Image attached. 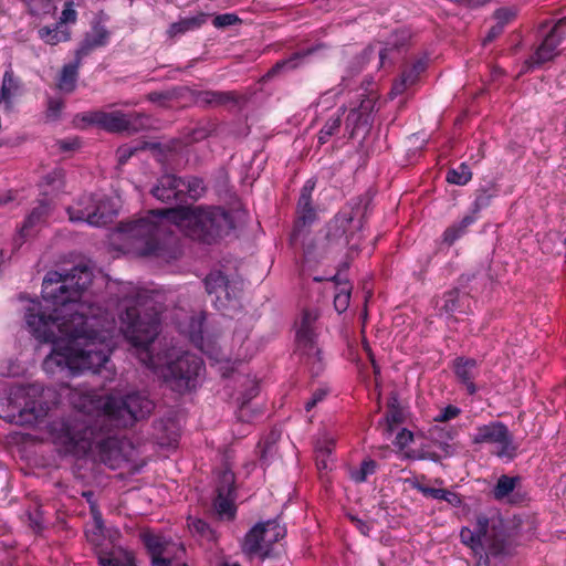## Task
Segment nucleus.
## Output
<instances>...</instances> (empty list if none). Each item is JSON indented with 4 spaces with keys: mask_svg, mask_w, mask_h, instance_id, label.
I'll return each instance as SVG.
<instances>
[{
    "mask_svg": "<svg viewBox=\"0 0 566 566\" xmlns=\"http://www.w3.org/2000/svg\"><path fill=\"white\" fill-rule=\"evenodd\" d=\"M92 283L86 268H75L70 274L50 272L42 283V296L53 313L46 315L40 303H31L25 323L32 335L52 343L51 354L43 361L48 374L67 369L71 374L91 370L97 373L113 350L114 326L96 331L97 318L92 307L81 302L83 292Z\"/></svg>",
    "mask_w": 566,
    "mask_h": 566,
    "instance_id": "obj_1",
    "label": "nucleus"
},
{
    "mask_svg": "<svg viewBox=\"0 0 566 566\" xmlns=\"http://www.w3.org/2000/svg\"><path fill=\"white\" fill-rule=\"evenodd\" d=\"M175 224L186 235L213 243L228 234L234 222L230 213L220 208L177 207L150 211V216L123 224L118 234L128 252L138 255H160L171 241L168 224Z\"/></svg>",
    "mask_w": 566,
    "mask_h": 566,
    "instance_id": "obj_2",
    "label": "nucleus"
},
{
    "mask_svg": "<svg viewBox=\"0 0 566 566\" xmlns=\"http://www.w3.org/2000/svg\"><path fill=\"white\" fill-rule=\"evenodd\" d=\"M137 294L135 305L125 300L122 307L119 331L135 349V355L148 368L161 376L172 390L184 392L195 386L202 361L193 354L172 348L164 355H153L150 344L158 334L159 317L157 313H144L137 306L144 305Z\"/></svg>",
    "mask_w": 566,
    "mask_h": 566,
    "instance_id": "obj_3",
    "label": "nucleus"
},
{
    "mask_svg": "<svg viewBox=\"0 0 566 566\" xmlns=\"http://www.w3.org/2000/svg\"><path fill=\"white\" fill-rule=\"evenodd\" d=\"M97 409L115 420L119 426L127 427L150 415L154 403L142 392H132L124 397L109 395L96 401Z\"/></svg>",
    "mask_w": 566,
    "mask_h": 566,
    "instance_id": "obj_4",
    "label": "nucleus"
},
{
    "mask_svg": "<svg viewBox=\"0 0 566 566\" xmlns=\"http://www.w3.org/2000/svg\"><path fill=\"white\" fill-rule=\"evenodd\" d=\"M50 432L56 444L74 454L87 453L95 439V430L77 415L53 421Z\"/></svg>",
    "mask_w": 566,
    "mask_h": 566,
    "instance_id": "obj_5",
    "label": "nucleus"
},
{
    "mask_svg": "<svg viewBox=\"0 0 566 566\" xmlns=\"http://www.w3.org/2000/svg\"><path fill=\"white\" fill-rule=\"evenodd\" d=\"M365 207L361 200L344 207L328 223L326 238L336 247L356 249L360 241V230Z\"/></svg>",
    "mask_w": 566,
    "mask_h": 566,
    "instance_id": "obj_6",
    "label": "nucleus"
},
{
    "mask_svg": "<svg viewBox=\"0 0 566 566\" xmlns=\"http://www.w3.org/2000/svg\"><path fill=\"white\" fill-rule=\"evenodd\" d=\"M41 385L15 386L9 391L8 402L12 407V416L17 412L20 418L30 422L44 417L49 405L44 399Z\"/></svg>",
    "mask_w": 566,
    "mask_h": 566,
    "instance_id": "obj_7",
    "label": "nucleus"
},
{
    "mask_svg": "<svg viewBox=\"0 0 566 566\" xmlns=\"http://www.w3.org/2000/svg\"><path fill=\"white\" fill-rule=\"evenodd\" d=\"M318 316L319 313L316 310L304 311L296 331L297 350L313 374H319L323 369L322 353L315 342V324Z\"/></svg>",
    "mask_w": 566,
    "mask_h": 566,
    "instance_id": "obj_8",
    "label": "nucleus"
},
{
    "mask_svg": "<svg viewBox=\"0 0 566 566\" xmlns=\"http://www.w3.org/2000/svg\"><path fill=\"white\" fill-rule=\"evenodd\" d=\"M286 531L276 521L255 524L245 535L242 551L249 556L265 558L270 555L272 546L284 538Z\"/></svg>",
    "mask_w": 566,
    "mask_h": 566,
    "instance_id": "obj_9",
    "label": "nucleus"
},
{
    "mask_svg": "<svg viewBox=\"0 0 566 566\" xmlns=\"http://www.w3.org/2000/svg\"><path fill=\"white\" fill-rule=\"evenodd\" d=\"M474 444H494L496 446V454L500 458L513 459L516 454V446L507 427L500 421H492L488 424L476 427L475 432L471 436Z\"/></svg>",
    "mask_w": 566,
    "mask_h": 566,
    "instance_id": "obj_10",
    "label": "nucleus"
},
{
    "mask_svg": "<svg viewBox=\"0 0 566 566\" xmlns=\"http://www.w3.org/2000/svg\"><path fill=\"white\" fill-rule=\"evenodd\" d=\"M478 535L483 551H488L491 556H499L505 549V525L500 515L492 516L479 515L476 517Z\"/></svg>",
    "mask_w": 566,
    "mask_h": 566,
    "instance_id": "obj_11",
    "label": "nucleus"
},
{
    "mask_svg": "<svg viewBox=\"0 0 566 566\" xmlns=\"http://www.w3.org/2000/svg\"><path fill=\"white\" fill-rule=\"evenodd\" d=\"M144 542L150 553L153 565L164 562L178 566L179 562H182L185 547L181 543L151 534L145 535Z\"/></svg>",
    "mask_w": 566,
    "mask_h": 566,
    "instance_id": "obj_12",
    "label": "nucleus"
},
{
    "mask_svg": "<svg viewBox=\"0 0 566 566\" xmlns=\"http://www.w3.org/2000/svg\"><path fill=\"white\" fill-rule=\"evenodd\" d=\"M139 118H142L140 114H124L117 111H96L88 113L83 117V119L87 123L98 125L109 132H124L130 129L135 130L137 129V125L135 124V122Z\"/></svg>",
    "mask_w": 566,
    "mask_h": 566,
    "instance_id": "obj_13",
    "label": "nucleus"
},
{
    "mask_svg": "<svg viewBox=\"0 0 566 566\" xmlns=\"http://www.w3.org/2000/svg\"><path fill=\"white\" fill-rule=\"evenodd\" d=\"M566 18L559 19L551 32L545 36L534 55L526 61L527 66H539L558 55V45L566 38Z\"/></svg>",
    "mask_w": 566,
    "mask_h": 566,
    "instance_id": "obj_14",
    "label": "nucleus"
},
{
    "mask_svg": "<svg viewBox=\"0 0 566 566\" xmlns=\"http://www.w3.org/2000/svg\"><path fill=\"white\" fill-rule=\"evenodd\" d=\"M69 218L73 222L83 221L91 226H103L108 219L104 205H96L93 197H84L75 207L67 209Z\"/></svg>",
    "mask_w": 566,
    "mask_h": 566,
    "instance_id": "obj_15",
    "label": "nucleus"
},
{
    "mask_svg": "<svg viewBox=\"0 0 566 566\" xmlns=\"http://www.w3.org/2000/svg\"><path fill=\"white\" fill-rule=\"evenodd\" d=\"M185 189L186 181L184 179L166 174L158 179L156 186L151 189V193L163 202L181 201L185 197Z\"/></svg>",
    "mask_w": 566,
    "mask_h": 566,
    "instance_id": "obj_16",
    "label": "nucleus"
},
{
    "mask_svg": "<svg viewBox=\"0 0 566 566\" xmlns=\"http://www.w3.org/2000/svg\"><path fill=\"white\" fill-rule=\"evenodd\" d=\"M22 92V83L9 66L0 82V108L4 112H12L14 103Z\"/></svg>",
    "mask_w": 566,
    "mask_h": 566,
    "instance_id": "obj_17",
    "label": "nucleus"
},
{
    "mask_svg": "<svg viewBox=\"0 0 566 566\" xmlns=\"http://www.w3.org/2000/svg\"><path fill=\"white\" fill-rule=\"evenodd\" d=\"M427 67V61L424 59H419L415 61L411 65L407 66L399 80L395 81L391 94L392 95H400L412 85H415L418 81L419 75L426 70Z\"/></svg>",
    "mask_w": 566,
    "mask_h": 566,
    "instance_id": "obj_18",
    "label": "nucleus"
},
{
    "mask_svg": "<svg viewBox=\"0 0 566 566\" xmlns=\"http://www.w3.org/2000/svg\"><path fill=\"white\" fill-rule=\"evenodd\" d=\"M431 434L434 446L441 450L443 457H452L458 452L460 444L455 441L457 429L436 428Z\"/></svg>",
    "mask_w": 566,
    "mask_h": 566,
    "instance_id": "obj_19",
    "label": "nucleus"
},
{
    "mask_svg": "<svg viewBox=\"0 0 566 566\" xmlns=\"http://www.w3.org/2000/svg\"><path fill=\"white\" fill-rule=\"evenodd\" d=\"M454 371L458 379L465 385L470 395L476 391L473 379L478 376L476 361L474 359L458 358L454 363Z\"/></svg>",
    "mask_w": 566,
    "mask_h": 566,
    "instance_id": "obj_20",
    "label": "nucleus"
},
{
    "mask_svg": "<svg viewBox=\"0 0 566 566\" xmlns=\"http://www.w3.org/2000/svg\"><path fill=\"white\" fill-rule=\"evenodd\" d=\"M315 188V181L313 179L306 180L304 186L302 187L298 202H297V213L300 220L303 223L312 222L315 218V211L312 207V193Z\"/></svg>",
    "mask_w": 566,
    "mask_h": 566,
    "instance_id": "obj_21",
    "label": "nucleus"
},
{
    "mask_svg": "<svg viewBox=\"0 0 566 566\" xmlns=\"http://www.w3.org/2000/svg\"><path fill=\"white\" fill-rule=\"evenodd\" d=\"M371 111V102L363 101L358 108H353L346 118V129L349 130V136L355 135L356 129L361 126H368Z\"/></svg>",
    "mask_w": 566,
    "mask_h": 566,
    "instance_id": "obj_22",
    "label": "nucleus"
},
{
    "mask_svg": "<svg viewBox=\"0 0 566 566\" xmlns=\"http://www.w3.org/2000/svg\"><path fill=\"white\" fill-rule=\"evenodd\" d=\"M206 290L209 294H216L217 301L229 300V282L220 271H213L205 280Z\"/></svg>",
    "mask_w": 566,
    "mask_h": 566,
    "instance_id": "obj_23",
    "label": "nucleus"
},
{
    "mask_svg": "<svg viewBox=\"0 0 566 566\" xmlns=\"http://www.w3.org/2000/svg\"><path fill=\"white\" fill-rule=\"evenodd\" d=\"M208 17L207 13L200 12L193 17L182 18L169 27L168 34L174 38L197 30L207 22Z\"/></svg>",
    "mask_w": 566,
    "mask_h": 566,
    "instance_id": "obj_24",
    "label": "nucleus"
},
{
    "mask_svg": "<svg viewBox=\"0 0 566 566\" xmlns=\"http://www.w3.org/2000/svg\"><path fill=\"white\" fill-rule=\"evenodd\" d=\"M213 506L220 518L232 520L235 515L233 493H227L224 488L217 489Z\"/></svg>",
    "mask_w": 566,
    "mask_h": 566,
    "instance_id": "obj_25",
    "label": "nucleus"
},
{
    "mask_svg": "<svg viewBox=\"0 0 566 566\" xmlns=\"http://www.w3.org/2000/svg\"><path fill=\"white\" fill-rule=\"evenodd\" d=\"M345 112L346 109L340 107L327 118L318 133V143L321 145L326 144L332 136L339 132Z\"/></svg>",
    "mask_w": 566,
    "mask_h": 566,
    "instance_id": "obj_26",
    "label": "nucleus"
},
{
    "mask_svg": "<svg viewBox=\"0 0 566 566\" xmlns=\"http://www.w3.org/2000/svg\"><path fill=\"white\" fill-rule=\"evenodd\" d=\"M77 65H64L56 82V87L63 93H72L76 87L77 82Z\"/></svg>",
    "mask_w": 566,
    "mask_h": 566,
    "instance_id": "obj_27",
    "label": "nucleus"
},
{
    "mask_svg": "<svg viewBox=\"0 0 566 566\" xmlns=\"http://www.w3.org/2000/svg\"><path fill=\"white\" fill-rule=\"evenodd\" d=\"M98 563L101 566H135L133 556L120 549L99 555Z\"/></svg>",
    "mask_w": 566,
    "mask_h": 566,
    "instance_id": "obj_28",
    "label": "nucleus"
},
{
    "mask_svg": "<svg viewBox=\"0 0 566 566\" xmlns=\"http://www.w3.org/2000/svg\"><path fill=\"white\" fill-rule=\"evenodd\" d=\"M314 51L315 49H310L302 52H296L292 54L290 57L276 62V64L269 71L268 75L272 76L281 71H290L298 67L302 64L303 60Z\"/></svg>",
    "mask_w": 566,
    "mask_h": 566,
    "instance_id": "obj_29",
    "label": "nucleus"
},
{
    "mask_svg": "<svg viewBox=\"0 0 566 566\" xmlns=\"http://www.w3.org/2000/svg\"><path fill=\"white\" fill-rule=\"evenodd\" d=\"M475 221L474 214H468L463 217V219L451 227H449L443 234V240L448 244H452L455 240H458L460 237H462L468 227H470Z\"/></svg>",
    "mask_w": 566,
    "mask_h": 566,
    "instance_id": "obj_30",
    "label": "nucleus"
},
{
    "mask_svg": "<svg viewBox=\"0 0 566 566\" xmlns=\"http://www.w3.org/2000/svg\"><path fill=\"white\" fill-rule=\"evenodd\" d=\"M332 280L336 283L338 291L334 296V306L338 313H343L347 310L350 300V286L348 283H340L337 275L333 276Z\"/></svg>",
    "mask_w": 566,
    "mask_h": 566,
    "instance_id": "obj_31",
    "label": "nucleus"
},
{
    "mask_svg": "<svg viewBox=\"0 0 566 566\" xmlns=\"http://www.w3.org/2000/svg\"><path fill=\"white\" fill-rule=\"evenodd\" d=\"M518 482V476L501 475L493 489L494 499L504 500L514 491Z\"/></svg>",
    "mask_w": 566,
    "mask_h": 566,
    "instance_id": "obj_32",
    "label": "nucleus"
},
{
    "mask_svg": "<svg viewBox=\"0 0 566 566\" xmlns=\"http://www.w3.org/2000/svg\"><path fill=\"white\" fill-rule=\"evenodd\" d=\"M50 213V207L48 203L41 202L39 206L34 207L31 213L27 217L21 232L24 233L32 227L43 222Z\"/></svg>",
    "mask_w": 566,
    "mask_h": 566,
    "instance_id": "obj_33",
    "label": "nucleus"
},
{
    "mask_svg": "<svg viewBox=\"0 0 566 566\" xmlns=\"http://www.w3.org/2000/svg\"><path fill=\"white\" fill-rule=\"evenodd\" d=\"M472 179V171L469 166L462 163L459 167L450 169L447 181L453 185L464 186Z\"/></svg>",
    "mask_w": 566,
    "mask_h": 566,
    "instance_id": "obj_34",
    "label": "nucleus"
},
{
    "mask_svg": "<svg viewBox=\"0 0 566 566\" xmlns=\"http://www.w3.org/2000/svg\"><path fill=\"white\" fill-rule=\"evenodd\" d=\"M378 464L375 460H364L358 469H354L350 471V478L356 483L365 482L370 475H373L376 472Z\"/></svg>",
    "mask_w": 566,
    "mask_h": 566,
    "instance_id": "obj_35",
    "label": "nucleus"
},
{
    "mask_svg": "<svg viewBox=\"0 0 566 566\" xmlns=\"http://www.w3.org/2000/svg\"><path fill=\"white\" fill-rule=\"evenodd\" d=\"M460 538H461V542L469 546L473 553H481L483 552V545L482 543H480V537L478 535V526L476 524L474 525V528H469V527H462L461 532H460Z\"/></svg>",
    "mask_w": 566,
    "mask_h": 566,
    "instance_id": "obj_36",
    "label": "nucleus"
},
{
    "mask_svg": "<svg viewBox=\"0 0 566 566\" xmlns=\"http://www.w3.org/2000/svg\"><path fill=\"white\" fill-rule=\"evenodd\" d=\"M464 300L465 297H461L459 291H450L444 294L443 304L441 305L440 311L444 312L446 314L458 312L460 311Z\"/></svg>",
    "mask_w": 566,
    "mask_h": 566,
    "instance_id": "obj_37",
    "label": "nucleus"
},
{
    "mask_svg": "<svg viewBox=\"0 0 566 566\" xmlns=\"http://www.w3.org/2000/svg\"><path fill=\"white\" fill-rule=\"evenodd\" d=\"M188 526H189V530L195 533V534H198L200 537L207 539V541H214L216 539V534L210 528V526L202 520H199V518H190L189 522H188Z\"/></svg>",
    "mask_w": 566,
    "mask_h": 566,
    "instance_id": "obj_38",
    "label": "nucleus"
},
{
    "mask_svg": "<svg viewBox=\"0 0 566 566\" xmlns=\"http://www.w3.org/2000/svg\"><path fill=\"white\" fill-rule=\"evenodd\" d=\"M39 36L46 42L48 44L54 45L57 44L61 41H64L67 39L66 34L64 32H60L57 30V27L55 28H49L43 27L39 30Z\"/></svg>",
    "mask_w": 566,
    "mask_h": 566,
    "instance_id": "obj_39",
    "label": "nucleus"
},
{
    "mask_svg": "<svg viewBox=\"0 0 566 566\" xmlns=\"http://www.w3.org/2000/svg\"><path fill=\"white\" fill-rule=\"evenodd\" d=\"M186 181L185 196L187 195L191 199H198L205 193L203 181L199 178L191 177Z\"/></svg>",
    "mask_w": 566,
    "mask_h": 566,
    "instance_id": "obj_40",
    "label": "nucleus"
},
{
    "mask_svg": "<svg viewBox=\"0 0 566 566\" xmlns=\"http://www.w3.org/2000/svg\"><path fill=\"white\" fill-rule=\"evenodd\" d=\"M32 14H46L52 11V0H23Z\"/></svg>",
    "mask_w": 566,
    "mask_h": 566,
    "instance_id": "obj_41",
    "label": "nucleus"
},
{
    "mask_svg": "<svg viewBox=\"0 0 566 566\" xmlns=\"http://www.w3.org/2000/svg\"><path fill=\"white\" fill-rule=\"evenodd\" d=\"M234 474L227 465L221 470L218 475L217 489L224 488L227 493H233Z\"/></svg>",
    "mask_w": 566,
    "mask_h": 566,
    "instance_id": "obj_42",
    "label": "nucleus"
},
{
    "mask_svg": "<svg viewBox=\"0 0 566 566\" xmlns=\"http://www.w3.org/2000/svg\"><path fill=\"white\" fill-rule=\"evenodd\" d=\"M335 446V438L329 433H323L316 443V451L322 455H329Z\"/></svg>",
    "mask_w": 566,
    "mask_h": 566,
    "instance_id": "obj_43",
    "label": "nucleus"
},
{
    "mask_svg": "<svg viewBox=\"0 0 566 566\" xmlns=\"http://www.w3.org/2000/svg\"><path fill=\"white\" fill-rule=\"evenodd\" d=\"M191 325H192V329L189 331V337L191 339L192 343H195L196 346H198L199 348L203 349V345H202V331H201V321L200 319H191Z\"/></svg>",
    "mask_w": 566,
    "mask_h": 566,
    "instance_id": "obj_44",
    "label": "nucleus"
},
{
    "mask_svg": "<svg viewBox=\"0 0 566 566\" xmlns=\"http://www.w3.org/2000/svg\"><path fill=\"white\" fill-rule=\"evenodd\" d=\"M461 410L460 408L449 405L446 408L441 409L439 415L434 417V421L438 422H446L451 419L457 418L460 415Z\"/></svg>",
    "mask_w": 566,
    "mask_h": 566,
    "instance_id": "obj_45",
    "label": "nucleus"
},
{
    "mask_svg": "<svg viewBox=\"0 0 566 566\" xmlns=\"http://www.w3.org/2000/svg\"><path fill=\"white\" fill-rule=\"evenodd\" d=\"M240 21L239 17L233 13L219 14L213 19V25L216 28H226L233 25Z\"/></svg>",
    "mask_w": 566,
    "mask_h": 566,
    "instance_id": "obj_46",
    "label": "nucleus"
},
{
    "mask_svg": "<svg viewBox=\"0 0 566 566\" xmlns=\"http://www.w3.org/2000/svg\"><path fill=\"white\" fill-rule=\"evenodd\" d=\"M415 489H417L424 496L432 497L436 500H442V497L444 495V490H446V489L429 488V486H424L419 483L415 484Z\"/></svg>",
    "mask_w": 566,
    "mask_h": 566,
    "instance_id": "obj_47",
    "label": "nucleus"
},
{
    "mask_svg": "<svg viewBox=\"0 0 566 566\" xmlns=\"http://www.w3.org/2000/svg\"><path fill=\"white\" fill-rule=\"evenodd\" d=\"M76 20V11L73 9L71 2L65 3V7L60 17V23H70L75 22Z\"/></svg>",
    "mask_w": 566,
    "mask_h": 566,
    "instance_id": "obj_48",
    "label": "nucleus"
},
{
    "mask_svg": "<svg viewBox=\"0 0 566 566\" xmlns=\"http://www.w3.org/2000/svg\"><path fill=\"white\" fill-rule=\"evenodd\" d=\"M504 30V22H496L495 25H493L485 38L483 39V45H486L488 43L492 42L494 39H496Z\"/></svg>",
    "mask_w": 566,
    "mask_h": 566,
    "instance_id": "obj_49",
    "label": "nucleus"
},
{
    "mask_svg": "<svg viewBox=\"0 0 566 566\" xmlns=\"http://www.w3.org/2000/svg\"><path fill=\"white\" fill-rule=\"evenodd\" d=\"M413 439V434L412 432H410L409 430H401L397 437H396V444L400 448V449H403L405 447H407Z\"/></svg>",
    "mask_w": 566,
    "mask_h": 566,
    "instance_id": "obj_50",
    "label": "nucleus"
},
{
    "mask_svg": "<svg viewBox=\"0 0 566 566\" xmlns=\"http://www.w3.org/2000/svg\"><path fill=\"white\" fill-rule=\"evenodd\" d=\"M63 108V102L60 99L51 98L48 103V116L56 118Z\"/></svg>",
    "mask_w": 566,
    "mask_h": 566,
    "instance_id": "obj_51",
    "label": "nucleus"
},
{
    "mask_svg": "<svg viewBox=\"0 0 566 566\" xmlns=\"http://www.w3.org/2000/svg\"><path fill=\"white\" fill-rule=\"evenodd\" d=\"M56 145L59 146V148L62 151H71V150H74L80 147V140L75 137L67 138V139L59 140L56 143Z\"/></svg>",
    "mask_w": 566,
    "mask_h": 566,
    "instance_id": "obj_52",
    "label": "nucleus"
},
{
    "mask_svg": "<svg viewBox=\"0 0 566 566\" xmlns=\"http://www.w3.org/2000/svg\"><path fill=\"white\" fill-rule=\"evenodd\" d=\"M137 149L123 146L117 149L118 164L124 165L135 154Z\"/></svg>",
    "mask_w": 566,
    "mask_h": 566,
    "instance_id": "obj_53",
    "label": "nucleus"
},
{
    "mask_svg": "<svg viewBox=\"0 0 566 566\" xmlns=\"http://www.w3.org/2000/svg\"><path fill=\"white\" fill-rule=\"evenodd\" d=\"M515 13L511 9H500L495 12V19L497 22H504V25L509 23L513 18Z\"/></svg>",
    "mask_w": 566,
    "mask_h": 566,
    "instance_id": "obj_54",
    "label": "nucleus"
},
{
    "mask_svg": "<svg viewBox=\"0 0 566 566\" xmlns=\"http://www.w3.org/2000/svg\"><path fill=\"white\" fill-rule=\"evenodd\" d=\"M442 501L448 502L449 504H451L454 507H458L462 504V500H461L460 495L457 494L455 492H452L449 490H444V495L442 497Z\"/></svg>",
    "mask_w": 566,
    "mask_h": 566,
    "instance_id": "obj_55",
    "label": "nucleus"
},
{
    "mask_svg": "<svg viewBox=\"0 0 566 566\" xmlns=\"http://www.w3.org/2000/svg\"><path fill=\"white\" fill-rule=\"evenodd\" d=\"M489 200H490V196L486 195V192H482V193L478 195V197L474 201V212L486 207L489 205Z\"/></svg>",
    "mask_w": 566,
    "mask_h": 566,
    "instance_id": "obj_56",
    "label": "nucleus"
},
{
    "mask_svg": "<svg viewBox=\"0 0 566 566\" xmlns=\"http://www.w3.org/2000/svg\"><path fill=\"white\" fill-rule=\"evenodd\" d=\"M352 521L355 523L356 527L363 535H368L370 531V525L367 522H364L360 518L352 517Z\"/></svg>",
    "mask_w": 566,
    "mask_h": 566,
    "instance_id": "obj_57",
    "label": "nucleus"
},
{
    "mask_svg": "<svg viewBox=\"0 0 566 566\" xmlns=\"http://www.w3.org/2000/svg\"><path fill=\"white\" fill-rule=\"evenodd\" d=\"M474 556L478 558L475 566H490V554L483 552L473 553Z\"/></svg>",
    "mask_w": 566,
    "mask_h": 566,
    "instance_id": "obj_58",
    "label": "nucleus"
},
{
    "mask_svg": "<svg viewBox=\"0 0 566 566\" xmlns=\"http://www.w3.org/2000/svg\"><path fill=\"white\" fill-rule=\"evenodd\" d=\"M256 394H258V386L254 381H251V387L249 389L248 397L247 398L244 397L242 400V403H241V412L243 411V407L248 402V400H250L251 398L256 396Z\"/></svg>",
    "mask_w": 566,
    "mask_h": 566,
    "instance_id": "obj_59",
    "label": "nucleus"
},
{
    "mask_svg": "<svg viewBox=\"0 0 566 566\" xmlns=\"http://www.w3.org/2000/svg\"><path fill=\"white\" fill-rule=\"evenodd\" d=\"M327 392L328 391L326 388H318L313 392L311 399L315 400V402L318 403L327 396Z\"/></svg>",
    "mask_w": 566,
    "mask_h": 566,
    "instance_id": "obj_60",
    "label": "nucleus"
},
{
    "mask_svg": "<svg viewBox=\"0 0 566 566\" xmlns=\"http://www.w3.org/2000/svg\"><path fill=\"white\" fill-rule=\"evenodd\" d=\"M98 39L93 40L90 45L91 46H98L103 45L107 39V33L104 30L98 31Z\"/></svg>",
    "mask_w": 566,
    "mask_h": 566,
    "instance_id": "obj_61",
    "label": "nucleus"
},
{
    "mask_svg": "<svg viewBox=\"0 0 566 566\" xmlns=\"http://www.w3.org/2000/svg\"><path fill=\"white\" fill-rule=\"evenodd\" d=\"M387 421L391 423H399L401 421V416L397 410H391L387 416Z\"/></svg>",
    "mask_w": 566,
    "mask_h": 566,
    "instance_id": "obj_62",
    "label": "nucleus"
},
{
    "mask_svg": "<svg viewBox=\"0 0 566 566\" xmlns=\"http://www.w3.org/2000/svg\"><path fill=\"white\" fill-rule=\"evenodd\" d=\"M328 455H322L321 453H317V465L318 468H323V469H327L328 468V464H327V461H326V458Z\"/></svg>",
    "mask_w": 566,
    "mask_h": 566,
    "instance_id": "obj_63",
    "label": "nucleus"
},
{
    "mask_svg": "<svg viewBox=\"0 0 566 566\" xmlns=\"http://www.w3.org/2000/svg\"><path fill=\"white\" fill-rule=\"evenodd\" d=\"M316 405H317V403L315 402V400L310 399V400L305 403V409H306V411L312 410Z\"/></svg>",
    "mask_w": 566,
    "mask_h": 566,
    "instance_id": "obj_64",
    "label": "nucleus"
}]
</instances>
